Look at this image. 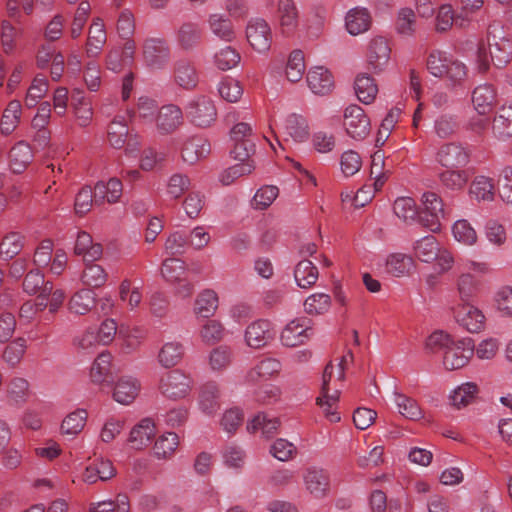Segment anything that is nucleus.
Masks as SVG:
<instances>
[{"instance_id":"f257e3e1","label":"nucleus","mask_w":512,"mask_h":512,"mask_svg":"<svg viewBox=\"0 0 512 512\" xmlns=\"http://www.w3.org/2000/svg\"><path fill=\"white\" fill-rule=\"evenodd\" d=\"M426 345L432 351L443 352V365L446 370H457L464 367L474 353L471 338L455 341L443 331L433 332L427 339Z\"/></svg>"},{"instance_id":"f03ea898","label":"nucleus","mask_w":512,"mask_h":512,"mask_svg":"<svg viewBox=\"0 0 512 512\" xmlns=\"http://www.w3.org/2000/svg\"><path fill=\"white\" fill-rule=\"evenodd\" d=\"M488 48L481 44L478 48V69L484 73L489 69V56L496 67H503L512 57V43L500 24H491L487 32Z\"/></svg>"},{"instance_id":"7ed1b4c3","label":"nucleus","mask_w":512,"mask_h":512,"mask_svg":"<svg viewBox=\"0 0 512 512\" xmlns=\"http://www.w3.org/2000/svg\"><path fill=\"white\" fill-rule=\"evenodd\" d=\"M464 271L456 280V290L460 303L472 302L481 289V277L490 272L486 262L467 260L463 264Z\"/></svg>"},{"instance_id":"20e7f679","label":"nucleus","mask_w":512,"mask_h":512,"mask_svg":"<svg viewBox=\"0 0 512 512\" xmlns=\"http://www.w3.org/2000/svg\"><path fill=\"white\" fill-rule=\"evenodd\" d=\"M423 209L419 213V222L431 232L441 230V221L445 218L444 204L434 192H425L421 198Z\"/></svg>"},{"instance_id":"39448f33","label":"nucleus","mask_w":512,"mask_h":512,"mask_svg":"<svg viewBox=\"0 0 512 512\" xmlns=\"http://www.w3.org/2000/svg\"><path fill=\"white\" fill-rule=\"evenodd\" d=\"M270 24L263 18H251L246 26V38L250 46L258 53L267 52L272 44Z\"/></svg>"},{"instance_id":"423d86ee","label":"nucleus","mask_w":512,"mask_h":512,"mask_svg":"<svg viewBox=\"0 0 512 512\" xmlns=\"http://www.w3.org/2000/svg\"><path fill=\"white\" fill-rule=\"evenodd\" d=\"M145 64L152 69H163L170 61V47L163 38L150 37L142 46Z\"/></svg>"},{"instance_id":"0eeeda50","label":"nucleus","mask_w":512,"mask_h":512,"mask_svg":"<svg viewBox=\"0 0 512 512\" xmlns=\"http://www.w3.org/2000/svg\"><path fill=\"white\" fill-rule=\"evenodd\" d=\"M191 387V378L179 369L168 372L161 378L159 385L161 393L174 400L186 397Z\"/></svg>"},{"instance_id":"6e6552de","label":"nucleus","mask_w":512,"mask_h":512,"mask_svg":"<svg viewBox=\"0 0 512 512\" xmlns=\"http://www.w3.org/2000/svg\"><path fill=\"white\" fill-rule=\"evenodd\" d=\"M452 313L456 322L468 332L478 333L485 326L483 312L474 306L472 302L459 303L452 308Z\"/></svg>"},{"instance_id":"1a4fd4ad","label":"nucleus","mask_w":512,"mask_h":512,"mask_svg":"<svg viewBox=\"0 0 512 512\" xmlns=\"http://www.w3.org/2000/svg\"><path fill=\"white\" fill-rule=\"evenodd\" d=\"M276 16L280 33L287 37L294 35L300 20L296 2L294 0H278Z\"/></svg>"},{"instance_id":"9d476101","label":"nucleus","mask_w":512,"mask_h":512,"mask_svg":"<svg viewBox=\"0 0 512 512\" xmlns=\"http://www.w3.org/2000/svg\"><path fill=\"white\" fill-rule=\"evenodd\" d=\"M303 483L306 491L315 499H323L329 494V475L322 468L308 467L303 472Z\"/></svg>"},{"instance_id":"9b49d317","label":"nucleus","mask_w":512,"mask_h":512,"mask_svg":"<svg viewBox=\"0 0 512 512\" xmlns=\"http://www.w3.org/2000/svg\"><path fill=\"white\" fill-rule=\"evenodd\" d=\"M187 115L192 123L199 128H206L212 125L216 117V109L213 102L205 97L199 96L192 100L187 107Z\"/></svg>"},{"instance_id":"f8f14e48","label":"nucleus","mask_w":512,"mask_h":512,"mask_svg":"<svg viewBox=\"0 0 512 512\" xmlns=\"http://www.w3.org/2000/svg\"><path fill=\"white\" fill-rule=\"evenodd\" d=\"M312 335L310 320L297 318L290 321L281 332V343L286 347H296L304 344Z\"/></svg>"},{"instance_id":"ddd939ff","label":"nucleus","mask_w":512,"mask_h":512,"mask_svg":"<svg viewBox=\"0 0 512 512\" xmlns=\"http://www.w3.org/2000/svg\"><path fill=\"white\" fill-rule=\"evenodd\" d=\"M275 336L272 324L268 320L259 319L247 326L244 333L245 343L259 349L269 344Z\"/></svg>"},{"instance_id":"4468645a","label":"nucleus","mask_w":512,"mask_h":512,"mask_svg":"<svg viewBox=\"0 0 512 512\" xmlns=\"http://www.w3.org/2000/svg\"><path fill=\"white\" fill-rule=\"evenodd\" d=\"M437 161L444 168H464L470 162V152L459 143H448L439 149Z\"/></svg>"},{"instance_id":"2eb2a0df","label":"nucleus","mask_w":512,"mask_h":512,"mask_svg":"<svg viewBox=\"0 0 512 512\" xmlns=\"http://www.w3.org/2000/svg\"><path fill=\"white\" fill-rule=\"evenodd\" d=\"M252 130H230L229 139L232 143L230 155L237 161H248L255 151Z\"/></svg>"},{"instance_id":"dca6fc26","label":"nucleus","mask_w":512,"mask_h":512,"mask_svg":"<svg viewBox=\"0 0 512 512\" xmlns=\"http://www.w3.org/2000/svg\"><path fill=\"white\" fill-rule=\"evenodd\" d=\"M281 369L282 364L278 359L272 357L263 358L247 371L244 382L246 384H257L267 381L277 376Z\"/></svg>"},{"instance_id":"f3484780","label":"nucleus","mask_w":512,"mask_h":512,"mask_svg":"<svg viewBox=\"0 0 512 512\" xmlns=\"http://www.w3.org/2000/svg\"><path fill=\"white\" fill-rule=\"evenodd\" d=\"M391 48L384 37H375L371 40L368 52L367 62L369 68L375 72H382L390 59Z\"/></svg>"},{"instance_id":"a211bd4d","label":"nucleus","mask_w":512,"mask_h":512,"mask_svg":"<svg viewBox=\"0 0 512 512\" xmlns=\"http://www.w3.org/2000/svg\"><path fill=\"white\" fill-rule=\"evenodd\" d=\"M173 81L182 89H194L199 82L195 64L188 59L177 60L173 65Z\"/></svg>"},{"instance_id":"6ab92c4d","label":"nucleus","mask_w":512,"mask_h":512,"mask_svg":"<svg viewBox=\"0 0 512 512\" xmlns=\"http://www.w3.org/2000/svg\"><path fill=\"white\" fill-rule=\"evenodd\" d=\"M107 41V34L101 18H94L88 30L85 54L88 58H97Z\"/></svg>"},{"instance_id":"aec40b11","label":"nucleus","mask_w":512,"mask_h":512,"mask_svg":"<svg viewBox=\"0 0 512 512\" xmlns=\"http://www.w3.org/2000/svg\"><path fill=\"white\" fill-rule=\"evenodd\" d=\"M307 83L314 94L326 95L330 93L334 87V78L327 68L316 66L308 71Z\"/></svg>"},{"instance_id":"412c9836","label":"nucleus","mask_w":512,"mask_h":512,"mask_svg":"<svg viewBox=\"0 0 512 512\" xmlns=\"http://www.w3.org/2000/svg\"><path fill=\"white\" fill-rule=\"evenodd\" d=\"M155 434L154 422L149 418H144L131 429L128 442L133 449L141 450L152 442Z\"/></svg>"},{"instance_id":"4be33fe9","label":"nucleus","mask_w":512,"mask_h":512,"mask_svg":"<svg viewBox=\"0 0 512 512\" xmlns=\"http://www.w3.org/2000/svg\"><path fill=\"white\" fill-rule=\"evenodd\" d=\"M74 253L81 256L85 262H95L101 258L103 249L101 244L93 242L89 233L80 231L77 233Z\"/></svg>"},{"instance_id":"5701e85b","label":"nucleus","mask_w":512,"mask_h":512,"mask_svg":"<svg viewBox=\"0 0 512 512\" xmlns=\"http://www.w3.org/2000/svg\"><path fill=\"white\" fill-rule=\"evenodd\" d=\"M208 27L213 35L225 42L236 39V31L231 20L222 13H212L207 19Z\"/></svg>"},{"instance_id":"b1692460","label":"nucleus","mask_w":512,"mask_h":512,"mask_svg":"<svg viewBox=\"0 0 512 512\" xmlns=\"http://www.w3.org/2000/svg\"><path fill=\"white\" fill-rule=\"evenodd\" d=\"M496 96V89L491 84L485 83L475 87L472 92L475 110L481 115L489 113L496 103Z\"/></svg>"},{"instance_id":"393cba45","label":"nucleus","mask_w":512,"mask_h":512,"mask_svg":"<svg viewBox=\"0 0 512 512\" xmlns=\"http://www.w3.org/2000/svg\"><path fill=\"white\" fill-rule=\"evenodd\" d=\"M116 470L110 460H97L88 465L83 474L82 480L87 484H94L97 481H107L114 477Z\"/></svg>"},{"instance_id":"a878e982","label":"nucleus","mask_w":512,"mask_h":512,"mask_svg":"<svg viewBox=\"0 0 512 512\" xmlns=\"http://www.w3.org/2000/svg\"><path fill=\"white\" fill-rule=\"evenodd\" d=\"M139 391V381L134 377L124 376L116 382L113 391V398L120 404L128 405L135 400Z\"/></svg>"},{"instance_id":"bb28decb","label":"nucleus","mask_w":512,"mask_h":512,"mask_svg":"<svg viewBox=\"0 0 512 512\" xmlns=\"http://www.w3.org/2000/svg\"><path fill=\"white\" fill-rule=\"evenodd\" d=\"M210 151L211 146L206 139L193 136L182 147V159L188 164H195L199 159L206 157Z\"/></svg>"},{"instance_id":"cd10ccee","label":"nucleus","mask_w":512,"mask_h":512,"mask_svg":"<svg viewBox=\"0 0 512 512\" xmlns=\"http://www.w3.org/2000/svg\"><path fill=\"white\" fill-rule=\"evenodd\" d=\"M123 185L118 178H110L107 182L98 181L95 185L94 201H106L110 204L117 203L122 196Z\"/></svg>"},{"instance_id":"c85d7f7f","label":"nucleus","mask_w":512,"mask_h":512,"mask_svg":"<svg viewBox=\"0 0 512 512\" xmlns=\"http://www.w3.org/2000/svg\"><path fill=\"white\" fill-rule=\"evenodd\" d=\"M438 178L443 188L457 192L465 188L470 175L464 168H446L439 173Z\"/></svg>"},{"instance_id":"c756f323","label":"nucleus","mask_w":512,"mask_h":512,"mask_svg":"<svg viewBox=\"0 0 512 512\" xmlns=\"http://www.w3.org/2000/svg\"><path fill=\"white\" fill-rule=\"evenodd\" d=\"M414 266L413 258L404 253H391L385 259V271L397 278L408 275Z\"/></svg>"},{"instance_id":"7c9ffc66","label":"nucleus","mask_w":512,"mask_h":512,"mask_svg":"<svg viewBox=\"0 0 512 512\" xmlns=\"http://www.w3.org/2000/svg\"><path fill=\"white\" fill-rule=\"evenodd\" d=\"M255 168L254 160L239 161L222 170L219 173L218 180L223 186H229L235 183L239 178L252 174Z\"/></svg>"},{"instance_id":"2f4dec72","label":"nucleus","mask_w":512,"mask_h":512,"mask_svg":"<svg viewBox=\"0 0 512 512\" xmlns=\"http://www.w3.org/2000/svg\"><path fill=\"white\" fill-rule=\"evenodd\" d=\"M184 355V347L179 341L164 343L158 351L157 361L164 368L175 367Z\"/></svg>"},{"instance_id":"473e14b6","label":"nucleus","mask_w":512,"mask_h":512,"mask_svg":"<svg viewBox=\"0 0 512 512\" xmlns=\"http://www.w3.org/2000/svg\"><path fill=\"white\" fill-rule=\"evenodd\" d=\"M33 159V152L29 144L20 141L12 147L9 154L10 169L14 173H22Z\"/></svg>"},{"instance_id":"72a5a7b5","label":"nucleus","mask_w":512,"mask_h":512,"mask_svg":"<svg viewBox=\"0 0 512 512\" xmlns=\"http://www.w3.org/2000/svg\"><path fill=\"white\" fill-rule=\"evenodd\" d=\"M469 195L478 202L493 201L495 189L492 178L484 175L476 176L470 184Z\"/></svg>"},{"instance_id":"f704fd0d","label":"nucleus","mask_w":512,"mask_h":512,"mask_svg":"<svg viewBox=\"0 0 512 512\" xmlns=\"http://www.w3.org/2000/svg\"><path fill=\"white\" fill-rule=\"evenodd\" d=\"M371 24V16L366 8H353L345 18L347 31L351 35H359L367 31Z\"/></svg>"},{"instance_id":"c9c22d12","label":"nucleus","mask_w":512,"mask_h":512,"mask_svg":"<svg viewBox=\"0 0 512 512\" xmlns=\"http://www.w3.org/2000/svg\"><path fill=\"white\" fill-rule=\"evenodd\" d=\"M52 291V283H48L42 292V295H38L35 301H26L22 304L19 310V317L26 323L31 322L35 316L43 311L47 307L48 296Z\"/></svg>"},{"instance_id":"e433bc0d","label":"nucleus","mask_w":512,"mask_h":512,"mask_svg":"<svg viewBox=\"0 0 512 512\" xmlns=\"http://www.w3.org/2000/svg\"><path fill=\"white\" fill-rule=\"evenodd\" d=\"M354 89L359 101L366 105L373 103L378 94V86L368 74H359L356 77Z\"/></svg>"},{"instance_id":"4c0bfd02","label":"nucleus","mask_w":512,"mask_h":512,"mask_svg":"<svg viewBox=\"0 0 512 512\" xmlns=\"http://www.w3.org/2000/svg\"><path fill=\"white\" fill-rule=\"evenodd\" d=\"M395 216L404 223L411 224L419 219V211L415 200L408 196H401L393 203Z\"/></svg>"},{"instance_id":"58836bf2","label":"nucleus","mask_w":512,"mask_h":512,"mask_svg":"<svg viewBox=\"0 0 512 512\" xmlns=\"http://www.w3.org/2000/svg\"><path fill=\"white\" fill-rule=\"evenodd\" d=\"M441 246L439 245L436 238L432 235L422 237L421 239L415 241L413 245V250L415 256L421 261L425 263H431L437 258L439 253V249Z\"/></svg>"},{"instance_id":"ea45409f","label":"nucleus","mask_w":512,"mask_h":512,"mask_svg":"<svg viewBox=\"0 0 512 512\" xmlns=\"http://www.w3.org/2000/svg\"><path fill=\"white\" fill-rule=\"evenodd\" d=\"M317 267L310 260L300 261L294 270L296 284L302 289H308L318 280Z\"/></svg>"},{"instance_id":"a19ab883","label":"nucleus","mask_w":512,"mask_h":512,"mask_svg":"<svg viewBox=\"0 0 512 512\" xmlns=\"http://www.w3.org/2000/svg\"><path fill=\"white\" fill-rule=\"evenodd\" d=\"M280 421L276 417H268L264 413L257 414L247 424V430L251 433L260 431L265 438L272 437L278 430Z\"/></svg>"},{"instance_id":"79ce46f5","label":"nucleus","mask_w":512,"mask_h":512,"mask_svg":"<svg viewBox=\"0 0 512 512\" xmlns=\"http://www.w3.org/2000/svg\"><path fill=\"white\" fill-rule=\"evenodd\" d=\"M219 389L215 383L208 382L201 388L199 408L206 415L214 414L218 408Z\"/></svg>"},{"instance_id":"37998d69","label":"nucleus","mask_w":512,"mask_h":512,"mask_svg":"<svg viewBox=\"0 0 512 512\" xmlns=\"http://www.w3.org/2000/svg\"><path fill=\"white\" fill-rule=\"evenodd\" d=\"M108 279L106 270L99 264L87 262L81 274V282L90 288H99L105 285Z\"/></svg>"},{"instance_id":"c03bdc74","label":"nucleus","mask_w":512,"mask_h":512,"mask_svg":"<svg viewBox=\"0 0 512 512\" xmlns=\"http://www.w3.org/2000/svg\"><path fill=\"white\" fill-rule=\"evenodd\" d=\"M95 296L91 289H80L70 299V311L78 315H85L94 307Z\"/></svg>"},{"instance_id":"a18cd8bd","label":"nucleus","mask_w":512,"mask_h":512,"mask_svg":"<svg viewBox=\"0 0 512 512\" xmlns=\"http://www.w3.org/2000/svg\"><path fill=\"white\" fill-rule=\"evenodd\" d=\"M159 128H177L183 123V113L174 104H167L160 108L156 116Z\"/></svg>"},{"instance_id":"49530a36","label":"nucleus","mask_w":512,"mask_h":512,"mask_svg":"<svg viewBox=\"0 0 512 512\" xmlns=\"http://www.w3.org/2000/svg\"><path fill=\"white\" fill-rule=\"evenodd\" d=\"M450 55L444 51H432L426 61L427 70L434 77L446 79L448 74Z\"/></svg>"},{"instance_id":"de8ad7c7","label":"nucleus","mask_w":512,"mask_h":512,"mask_svg":"<svg viewBox=\"0 0 512 512\" xmlns=\"http://www.w3.org/2000/svg\"><path fill=\"white\" fill-rule=\"evenodd\" d=\"M395 30L402 36H413L417 30L415 12L408 7L398 10L395 19Z\"/></svg>"},{"instance_id":"09e8293b","label":"nucleus","mask_w":512,"mask_h":512,"mask_svg":"<svg viewBox=\"0 0 512 512\" xmlns=\"http://www.w3.org/2000/svg\"><path fill=\"white\" fill-rule=\"evenodd\" d=\"M217 308L218 296L213 290H204L196 298L194 311L198 316L204 318L211 317Z\"/></svg>"},{"instance_id":"8fccbe9b","label":"nucleus","mask_w":512,"mask_h":512,"mask_svg":"<svg viewBox=\"0 0 512 512\" xmlns=\"http://www.w3.org/2000/svg\"><path fill=\"white\" fill-rule=\"evenodd\" d=\"M201 39V29L196 23H184L177 32V42L184 50L195 47Z\"/></svg>"},{"instance_id":"3c124183","label":"nucleus","mask_w":512,"mask_h":512,"mask_svg":"<svg viewBox=\"0 0 512 512\" xmlns=\"http://www.w3.org/2000/svg\"><path fill=\"white\" fill-rule=\"evenodd\" d=\"M240 61V53L231 46L220 48L213 56L214 65L222 71H228L235 68Z\"/></svg>"},{"instance_id":"603ef678","label":"nucleus","mask_w":512,"mask_h":512,"mask_svg":"<svg viewBox=\"0 0 512 512\" xmlns=\"http://www.w3.org/2000/svg\"><path fill=\"white\" fill-rule=\"evenodd\" d=\"M142 297L140 287L134 285L128 279L121 282L119 286V298L126 304L129 310L134 311L139 308L142 302Z\"/></svg>"},{"instance_id":"864d4df0","label":"nucleus","mask_w":512,"mask_h":512,"mask_svg":"<svg viewBox=\"0 0 512 512\" xmlns=\"http://www.w3.org/2000/svg\"><path fill=\"white\" fill-rule=\"evenodd\" d=\"M225 335L223 324L216 319H208L199 329V336L206 345L220 342Z\"/></svg>"},{"instance_id":"5fc2aeb1","label":"nucleus","mask_w":512,"mask_h":512,"mask_svg":"<svg viewBox=\"0 0 512 512\" xmlns=\"http://www.w3.org/2000/svg\"><path fill=\"white\" fill-rule=\"evenodd\" d=\"M87 416L85 409H77L68 414L62 421L61 432L65 435L76 436L85 427Z\"/></svg>"},{"instance_id":"6e6d98bb","label":"nucleus","mask_w":512,"mask_h":512,"mask_svg":"<svg viewBox=\"0 0 512 512\" xmlns=\"http://www.w3.org/2000/svg\"><path fill=\"white\" fill-rule=\"evenodd\" d=\"M394 402L398 408V412L405 418L410 420L422 418V410L414 399L404 394L394 392Z\"/></svg>"},{"instance_id":"4d7b16f0","label":"nucleus","mask_w":512,"mask_h":512,"mask_svg":"<svg viewBox=\"0 0 512 512\" xmlns=\"http://www.w3.org/2000/svg\"><path fill=\"white\" fill-rule=\"evenodd\" d=\"M452 234L457 242L466 246L476 244L478 239L475 229L466 219H460L454 222Z\"/></svg>"},{"instance_id":"13d9d810","label":"nucleus","mask_w":512,"mask_h":512,"mask_svg":"<svg viewBox=\"0 0 512 512\" xmlns=\"http://www.w3.org/2000/svg\"><path fill=\"white\" fill-rule=\"evenodd\" d=\"M112 356L108 351L100 353L94 360L90 377L94 383H103L110 374Z\"/></svg>"},{"instance_id":"bf43d9fd","label":"nucleus","mask_w":512,"mask_h":512,"mask_svg":"<svg viewBox=\"0 0 512 512\" xmlns=\"http://www.w3.org/2000/svg\"><path fill=\"white\" fill-rule=\"evenodd\" d=\"M129 499L126 494H118L115 500L92 503L89 512H129Z\"/></svg>"},{"instance_id":"052dcab7","label":"nucleus","mask_w":512,"mask_h":512,"mask_svg":"<svg viewBox=\"0 0 512 512\" xmlns=\"http://www.w3.org/2000/svg\"><path fill=\"white\" fill-rule=\"evenodd\" d=\"M305 72L304 53L301 50H294L290 53L287 66L286 77L290 82H298L302 79Z\"/></svg>"},{"instance_id":"680f3d73","label":"nucleus","mask_w":512,"mask_h":512,"mask_svg":"<svg viewBox=\"0 0 512 512\" xmlns=\"http://www.w3.org/2000/svg\"><path fill=\"white\" fill-rule=\"evenodd\" d=\"M233 353L230 347L220 345L209 353L208 363L213 371H222L232 362Z\"/></svg>"},{"instance_id":"e2e57ef3","label":"nucleus","mask_w":512,"mask_h":512,"mask_svg":"<svg viewBox=\"0 0 512 512\" xmlns=\"http://www.w3.org/2000/svg\"><path fill=\"white\" fill-rule=\"evenodd\" d=\"M178 436L174 432H168L160 436L154 445V454L158 459L170 457L178 447Z\"/></svg>"},{"instance_id":"0e129e2a","label":"nucleus","mask_w":512,"mask_h":512,"mask_svg":"<svg viewBox=\"0 0 512 512\" xmlns=\"http://www.w3.org/2000/svg\"><path fill=\"white\" fill-rule=\"evenodd\" d=\"M331 307V297L326 293H314L304 301V310L310 315H320L328 312Z\"/></svg>"},{"instance_id":"69168bd1","label":"nucleus","mask_w":512,"mask_h":512,"mask_svg":"<svg viewBox=\"0 0 512 512\" xmlns=\"http://www.w3.org/2000/svg\"><path fill=\"white\" fill-rule=\"evenodd\" d=\"M344 125L351 128H368L371 123L369 117L360 106L351 104L344 111Z\"/></svg>"},{"instance_id":"338daca9","label":"nucleus","mask_w":512,"mask_h":512,"mask_svg":"<svg viewBox=\"0 0 512 512\" xmlns=\"http://www.w3.org/2000/svg\"><path fill=\"white\" fill-rule=\"evenodd\" d=\"M186 272L185 264L178 258H168L162 264L161 273L163 277L173 283H181Z\"/></svg>"},{"instance_id":"774afa93","label":"nucleus","mask_w":512,"mask_h":512,"mask_svg":"<svg viewBox=\"0 0 512 512\" xmlns=\"http://www.w3.org/2000/svg\"><path fill=\"white\" fill-rule=\"evenodd\" d=\"M494 304L503 317L512 318V286H502L494 294Z\"/></svg>"}]
</instances>
